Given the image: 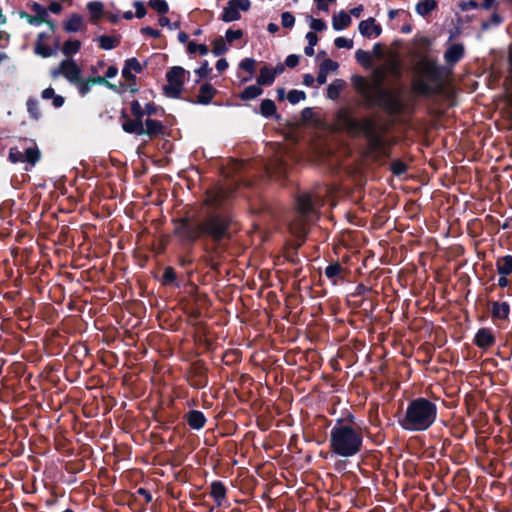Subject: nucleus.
<instances>
[{"mask_svg": "<svg viewBox=\"0 0 512 512\" xmlns=\"http://www.w3.org/2000/svg\"><path fill=\"white\" fill-rule=\"evenodd\" d=\"M148 5L160 15H165L169 11V6L165 0H149Z\"/></svg>", "mask_w": 512, "mask_h": 512, "instance_id": "nucleus-42", "label": "nucleus"}, {"mask_svg": "<svg viewBox=\"0 0 512 512\" xmlns=\"http://www.w3.org/2000/svg\"><path fill=\"white\" fill-rule=\"evenodd\" d=\"M295 24V17L292 15L291 12H283L281 14V25L284 28H292Z\"/></svg>", "mask_w": 512, "mask_h": 512, "instance_id": "nucleus-55", "label": "nucleus"}, {"mask_svg": "<svg viewBox=\"0 0 512 512\" xmlns=\"http://www.w3.org/2000/svg\"><path fill=\"white\" fill-rule=\"evenodd\" d=\"M133 6L135 8V16L138 18V19H141V18H144L147 14V10L144 6V3L142 1H134L133 3Z\"/></svg>", "mask_w": 512, "mask_h": 512, "instance_id": "nucleus-59", "label": "nucleus"}, {"mask_svg": "<svg viewBox=\"0 0 512 512\" xmlns=\"http://www.w3.org/2000/svg\"><path fill=\"white\" fill-rule=\"evenodd\" d=\"M237 9L240 11H248L251 6L250 0H231Z\"/></svg>", "mask_w": 512, "mask_h": 512, "instance_id": "nucleus-64", "label": "nucleus"}, {"mask_svg": "<svg viewBox=\"0 0 512 512\" xmlns=\"http://www.w3.org/2000/svg\"><path fill=\"white\" fill-rule=\"evenodd\" d=\"M8 159L11 163H24L23 162V151L19 150L18 147H11L9 149Z\"/></svg>", "mask_w": 512, "mask_h": 512, "instance_id": "nucleus-50", "label": "nucleus"}, {"mask_svg": "<svg viewBox=\"0 0 512 512\" xmlns=\"http://www.w3.org/2000/svg\"><path fill=\"white\" fill-rule=\"evenodd\" d=\"M438 2L436 0H420L415 7L417 14L420 16H428L433 10L437 8Z\"/></svg>", "mask_w": 512, "mask_h": 512, "instance_id": "nucleus-28", "label": "nucleus"}, {"mask_svg": "<svg viewBox=\"0 0 512 512\" xmlns=\"http://www.w3.org/2000/svg\"><path fill=\"white\" fill-rule=\"evenodd\" d=\"M145 115L148 117L155 116V115H163L164 109L158 107L154 102H149L144 107Z\"/></svg>", "mask_w": 512, "mask_h": 512, "instance_id": "nucleus-51", "label": "nucleus"}, {"mask_svg": "<svg viewBox=\"0 0 512 512\" xmlns=\"http://www.w3.org/2000/svg\"><path fill=\"white\" fill-rule=\"evenodd\" d=\"M83 25V18L81 15L74 13L64 23V30L69 33L78 32Z\"/></svg>", "mask_w": 512, "mask_h": 512, "instance_id": "nucleus-29", "label": "nucleus"}, {"mask_svg": "<svg viewBox=\"0 0 512 512\" xmlns=\"http://www.w3.org/2000/svg\"><path fill=\"white\" fill-rule=\"evenodd\" d=\"M335 118L339 127L352 137H368L379 132L380 129L374 119L370 117L357 119L353 110L348 107L340 108Z\"/></svg>", "mask_w": 512, "mask_h": 512, "instance_id": "nucleus-6", "label": "nucleus"}, {"mask_svg": "<svg viewBox=\"0 0 512 512\" xmlns=\"http://www.w3.org/2000/svg\"><path fill=\"white\" fill-rule=\"evenodd\" d=\"M474 345L484 351L493 347L496 343V337L490 328H480L474 336Z\"/></svg>", "mask_w": 512, "mask_h": 512, "instance_id": "nucleus-14", "label": "nucleus"}, {"mask_svg": "<svg viewBox=\"0 0 512 512\" xmlns=\"http://www.w3.org/2000/svg\"><path fill=\"white\" fill-rule=\"evenodd\" d=\"M26 106H27V112L29 113V116L38 121L40 118H41V111H40V108H39V102L37 99L35 98H28L27 102H26Z\"/></svg>", "mask_w": 512, "mask_h": 512, "instance_id": "nucleus-38", "label": "nucleus"}, {"mask_svg": "<svg viewBox=\"0 0 512 512\" xmlns=\"http://www.w3.org/2000/svg\"><path fill=\"white\" fill-rule=\"evenodd\" d=\"M502 22V18L498 13H493L490 17L489 22L482 23V29L486 30L490 27V25H499Z\"/></svg>", "mask_w": 512, "mask_h": 512, "instance_id": "nucleus-60", "label": "nucleus"}, {"mask_svg": "<svg viewBox=\"0 0 512 512\" xmlns=\"http://www.w3.org/2000/svg\"><path fill=\"white\" fill-rule=\"evenodd\" d=\"M242 37L243 31L241 29H228L225 33V40L230 44L233 43L235 40L241 39Z\"/></svg>", "mask_w": 512, "mask_h": 512, "instance_id": "nucleus-56", "label": "nucleus"}, {"mask_svg": "<svg viewBox=\"0 0 512 512\" xmlns=\"http://www.w3.org/2000/svg\"><path fill=\"white\" fill-rule=\"evenodd\" d=\"M87 9L90 13L91 19L93 21H97L103 14L104 5L100 1H91L87 3Z\"/></svg>", "mask_w": 512, "mask_h": 512, "instance_id": "nucleus-35", "label": "nucleus"}, {"mask_svg": "<svg viewBox=\"0 0 512 512\" xmlns=\"http://www.w3.org/2000/svg\"><path fill=\"white\" fill-rule=\"evenodd\" d=\"M187 51L189 54L198 52L200 55L205 56L209 53V48L205 44H197L196 42L190 41L187 45Z\"/></svg>", "mask_w": 512, "mask_h": 512, "instance_id": "nucleus-44", "label": "nucleus"}, {"mask_svg": "<svg viewBox=\"0 0 512 512\" xmlns=\"http://www.w3.org/2000/svg\"><path fill=\"white\" fill-rule=\"evenodd\" d=\"M99 47L103 50H111L120 44V36L102 35L98 37Z\"/></svg>", "mask_w": 512, "mask_h": 512, "instance_id": "nucleus-31", "label": "nucleus"}, {"mask_svg": "<svg viewBox=\"0 0 512 512\" xmlns=\"http://www.w3.org/2000/svg\"><path fill=\"white\" fill-rule=\"evenodd\" d=\"M296 210L301 216H310L315 212V200L312 192H303L296 197Z\"/></svg>", "mask_w": 512, "mask_h": 512, "instance_id": "nucleus-13", "label": "nucleus"}, {"mask_svg": "<svg viewBox=\"0 0 512 512\" xmlns=\"http://www.w3.org/2000/svg\"><path fill=\"white\" fill-rule=\"evenodd\" d=\"M496 270L499 275L512 274V255H504L496 259Z\"/></svg>", "mask_w": 512, "mask_h": 512, "instance_id": "nucleus-25", "label": "nucleus"}, {"mask_svg": "<svg viewBox=\"0 0 512 512\" xmlns=\"http://www.w3.org/2000/svg\"><path fill=\"white\" fill-rule=\"evenodd\" d=\"M185 75H190L189 71H186L181 66H174L166 72L167 85L164 86V93L167 97L174 99H182L183 85L185 81Z\"/></svg>", "mask_w": 512, "mask_h": 512, "instance_id": "nucleus-7", "label": "nucleus"}, {"mask_svg": "<svg viewBox=\"0 0 512 512\" xmlns=\"http://www.w3.org/2000/svg\"><path fill=\"white\" fill-rule=\"evenodd\" d=\"M459 8L461 11H469L471 9H477L479 8V4L476 1H461L459 3Z\"/></svg>", "mask_w": 512, "mask_h": 512, "instance_id": "nucleus-62", "label": "nucleus"}, {"mask_svg": "<svg viewBox=\"0 0 512 512\" xmlns=\"http://www.w3.org/2000/svg\"><path fill=\"white\" fill-rule=\"evenodd\" d=\"M465 55L462 43H454L444 52V60L448 67L453 68Z\"/></svg>", "mask_w": 512, "mask_h": 512, "instance_id": "nucleus-15", "label": "nucleus"}, {"mask_svg": "<svg viewBox=\"0 0 512 512\" xmlns=\"http://www.w3.org/2000/svg\"><path fill=\"white\" fill-rule=\"evenodd\" d=\"M81 48V42L79 40H67L62 46V53L65 56H71L77 53Z\"/></svg>", "mask_w": 512, "mask_h": 512, "instance_id": "nucleus-40", "label": "nucleus"}, {"mask_svg": "<svg viewBox=\"0 0 512 512\" xmlns=\"http://www.w3.org/2000/svg\"><path fill=\"white\" fill-rule=\"evenodd\" d=\"M365 138L367 140L368 149L370 150V152L377 154V152L383 150L385 140L380 132H377Z\"/></svg>", "mask_w": 512, "mask_h": 512, "instance_id": "nucleus-27", "label": "nucleus"}, {"mask_svg": "<svg viewBox=\"0 0 512 512\" xmlns=\"http://www.w3.org/2000/svg\"><path fill=\"white\" fill-rule=\"evenodd\" d=\"M345 81L342 79H335L327 87V98L336 100L339 98L341 91L345 88Z\"/></svg>", "mask_w": 512, "mask_h": 512, "instance_id": "nucleus-30", "label": "nucleus"}, {"mask_svg": "<svg viewBox=\"0 0 512 512\" xmlns=\"http://www.w3.org/2000/svg\"><path fill=\"white\" fill-rule=\"evenodd\" d=\"M187 380L195 389H202L208 385V368L203 361H197L191 365Z\"/></svg>", "mask_w": 512, "mask_h": 512, "instance_id": "nucleus-10", "label": "nucleus"}, {"mask_svg": "<svg viewBox=\"0 0 512 512\" xmlns=\"http://www.w3.org/2000/svg\"><path fill=\"white\" fill-rule=\"evenodd\" d=\"M334 44L337 48H346L351 49L353 47V40L347 39L345 37H337L334 40Z\"/></svg>", "mask_w": 512, "mask_h": 512, "instance_id": "nucleus-57", "label": "nucleus"}, {"mask_svg": "<svg viewBox=\"0 0 512 512\" xmlns=\"http://www.w3.org/2000/svg\"><path fill=\"white\" fill-rule=\"evenodd\" d=\"M256 60L253 59V58H244L240 61L239 63V69L241 70H244L246 71L247 73H249V77L248 78H245L243 79V82H246L250 79H252V76L255 72V69H256Z\"/></svg>", "mask_w": 512, "mask_h": 512, "instance_id": "nucleus-37", "label": "nucleus"}, {"mask_svg": "<svg viewBox=\"0 0 512 512\" xmlns=\"http://www.w3.org/2000/svg\"><path fill=\"white\" fill-rule=\"evenodd\" d=\"M124 66L130 69L131 71H135L136 73H141L143 71V66L135 57L125 60Z\"/></svg>", "mask_w": 512, "mask_h": 512, "instance_id": "nucleus-54", "label": "nucleus"}, {"mask_svg": "<svg viewBox=\"0 0 512 512\" xmlns=\"http://www.w3.org/2000/svg\"><path fill=\"white\" fill-rule=\"evenodd\" d=\"M212 52L215 56H221L228 51L225 40L222 37H218L213 41Z\"/></svg>", "mask_w": 512, "mask_h": 512, "instance_id": "nucleus-43", "label": "nucleus"}, {"mask_svg": "<svg viewBox=\"0 0 512 512\" xmlns=\"http://www.w3.org/2000/svg\"><path fill=\"white\" fill-rule=\"evenodd\" d=\"M35 52L43 58H48L53 55L54 50L50 46L45 45L40 41H37L35 46Z\"/></svg>", "mask_w": 512, "mask_h": 512, "instance_id": "nucleus-47", "label": "nucleus"}, {"mask_svg": "<svg viewBox=\"0 0 512 512\" xmlns=\"http://www.w3.org/2000/svg\"><path fill=\"white\" fill-rule=\"evenodd\" d=\"M325 276L332 282V284L336 285L340 280L345 279V275L347 273L346 268L342 266L338 261L330 263L325 268Z\"/></svg>", "mask_w": 512, "mask_h": 512, "instance_id": "nucleus-19", "label": "nucleus"}, {"mask_svg": "<svg viewBox=\"0 0 512 512\" xmlns=\"http://www.w3.org/2000/svg\"><path fill=\"white\" fill-rule=\"evenodd\" d=\"M41 154L37 146L28 147L23 151V162L34 166L40 160Z\"/></svg>", "mask_w": 512, "mask_h": 512, "instance_id": "nucleus-32", "label": "nucleus"}, {"mask_svg": "<svg viewBox=\"0 0 512 512\" xmlns=\"http://www.w3.org/2000/svg\"><path fill=\"white\" fill-rule=\"evenodd\" d=\"M241 18V14L237 9L236 5L231 0L228 1L227 6L223 9L220 19L223 22L229 23L237 21Z\"/></svg>", "mask_w": 512, "mask_h": 512, "instance_id": "nucleus-24", "label": "nucleus"}, {"mask_svg": "<svg viewBox=\"0 0 512 512\" xmlns=\"http://www.w3.org/2000/svg\"><path fill=\"white\" fill-rule=\"evenodd\" d=\"M287 99L291 104L295 105L301 100L306 99V93L302 90L294 89L288 92Z\"/></svg>", "mask_w": 512, "mask_h": 512, "instance_id": "nucleus-46", "label": "nucleus"}, {"mask_svg": "<svg viewBox=\"0 0 512 512\" xmlns=\"http://www.w3.org/2000/svg\"><path fill=\"white\" fill-rule=\"evenodd\" d=\"M356 61L364 68H369L372 65V56L368 51L358 49L355 52Z\"/></svg>", "mask_w": 512, "mask_h": 512, "instance_id": "nucleus-39", "label": "nucleus"}, {"mask_svg": "<svg viewBox=\"0 0 512 512\" xmlns=\"http://www.w3.org/2000/svg\"><path fill=\"white\" fill-rule=\"evenodd\" d=\"M437 418V406L424 397L408 402L405 413L398 418V424L406 431L420 432L429 429Z\"/></svg>", "mask_w": 512, "mask_h": 512, "instance_id": "nucleus-5", "label": "nucleus"}, {"mask_svg": "<svg viewBox=\"0 0 512 512\" xmlns=\"http://www.w3.org/2000/svg\"><path fill=\"white\" fill-rule=\"evenodd\" d=\"M419 75L412 82V90L421 97H431L440 94L445 86L450 69L438 63L437 59L423 55L416 64Z\"/></svg>", "mask_w": 512, "mask_h": 512, "instance_id": "nucleus-4", "label": "nucleus"}, {"mask_svg": "<svg viewBox=\"0 0 512 512\" xmlns=\"http://www.w3.org/2000/svg\"><path fill=\"white\" fill-rule=\"evenodd\" d=\"M300 61V56L296 54H290L285 59V65L289 68H295Z\"/></svg>", "mask_w": 512, "mask_h": 512, "instance_id": "nucleus-63", "label": "nucleus"}, {"mask_svg": "<svg viewBox=\"0 0 512 512\" xmlns=\"http://www.w3.org/2000/svg\"><path fill=\"white\" fill-rule=\"evenodd\" d=\"M352 22L351 16L344 10L335 14L332 18V27L336 31H341L347 28Z\"/></svg>", "mask_w": 512, "mask_h": 512, "instance_id": "nucleus-23", "label": "nucleus"}, {"mask_svg": "<svg viewBox=\"0 0 512 512\" xmlns=\"http://www.w3.org/2000/svg\"><path fill=\"white\" fill-rule=\"evenodd\" d=\"M160 282L165 287L173 286L176 288H180V283L177 278V273L172 266H166L164 268Z\"/></svg>", "mask_w": 512, "mask_h": 512, "instance_id": "nucleus-22", "label": "nucleus"}, {"mask_svg": "<svg viewBox=\"0 0 512 512\" xmlns=\"http://www.w3.org/2000/svg\"><path fill=\"white\" fill-rule=\"evenodd\" d=\"M378 74L373 81H368L360 75H354L351 79L354 89L364 100L365 108L377 107L392 117L402 115L406 110L405 101L399 92L384 88L382 84L384 74L382 72Z\"/></svg>", "mask_w": 512, "mask_h": 512, "instance_id": "nucleus-2", "label": "nucleus"}, {"mask_svg": "<svg viewBox=\"0 0 512 512\" xmlns=\"http://www.w3.org/2000/svg\"><path fill=\"white\" fill-rule=\"evenodd\" d=\"M184 421L192 430H201L207 423V418L200 410H189L183 415Z\"/></svg>", "mask_w": 512, "mask_h": 512, "instance_id": "nucleus-17", "label": "nucleus"}, {"mask_svg": "<svg viewBox=\"0 0 512 512\" xmlns=\"http://www.w3.org/2000/svg\"><path fill=\"white\" fill-rule=\"evenodd\" d=\"M218 93V90L209 82H204L199 87V94L196 98L188 96L182 99L192 104L208 105Z\"/></svg>", "mask_w": 512, "mask_h": 512, "instance_id": "nucleus-12", "label": "nucleus"}, {"mask_svg": "<svg viewBox=\"0 0 512 512\" xmlns=\"http://www.w3.org/2000/svg\"><path fill=\"white\" fill-rule=\"evenodd\" d=\"M89 82H91V85L98 84V85H104L105 87L109 88L110 90L116 91V85L112 84L108 80H106V77L104 76H90Z\"/></svg>", "mask_w": 512, "mask_h": 512, "instance_id": "nucleus-49", "label": "nucleus"}, {"mask_svg": "<svg viewBox=\"0 0 512 512\" xmlns=\"http://www.w3.org/2000/svg\"><path fill=\"white\" fill-rule=\"evenodd\" d=\"M260 114L265 118H270L274 115H276L277 108L273 100L271 99H264L261 101L260 104Z\"/></svg>", "mask_w": 512, "mask_h": 512, "instance_id": "nucleus-34", "label": "nucleus"}, {"mask_svg": "<svg viewBox=\"0 0 512 512\" xmlns=\"http://www.w3.org/2000/svg\"><path fill=\"white\" fill-rule=\"evenodd\" d=\"M31 10L36 13V15H30L26 12H21L20 17L22 19H26L30 25H39L46 21L48 18L47 10L39 3L34 2L31 5Z\"/></svg>", "mask_w": 512, "mask_h": 512, "instance_id": "nucleus-16", "label": "nucleus"}, {"mask_svg": "<svg viewBox=\"0 0 512 512\" xmlns=\"http://www.w3.org/2000/svg\"><path fill=\"white\" fill-rule=\"evenodd\" d=\"M359 32L367 38H370L373 34L375 37H378L381 32L382 28L379 24L376 23V20L372 17L368 18L367 20H363L359 23Z\"/></svg>", "mask_w": 512, "mask_h": 512, "instance_id": "nucleus-20", "label": "nucleus"}, {"mask_svg": "<svg viewBox=\"0 0 512 512\" xmlns=\"http://www.w3.org/2000/svg\"><path fill=\"white\" fill-rule=\"evenodd\" d=\"M319 68L322 71L327 72L328 74L329 72L336 71L339 68V64L336 61H333L332 59H325L321 62Z\"/></svg>", "mask_w": 512, "mask_h": 512, "instance_id": "nucleus-52", "label": "nucleus"}, {"mask_svg": "<svg viewBox=\"0 0 512 512\" xmlns=\"http://www.w3.org/2000/svg\"><path fill=\"white\" fill-rule=\"evenodd\" d=\"M194 72L198 76V79L196 80V83H198L200 80L206 79L209 76L212 72V68L209 66L208 61L205 60L199 68L195 69Z\"/></svg>", "mask_w": 512, "mask_h": 512, "instance_id": "nucleus-45", "label": "nucleus"}, {"mask_svg": "<svg viewBox=\"0 0 512 512\" xmlns=\"http://www.w3.org/2000/svg\"><path fill=\"white\" fill-rule=\"evenodd\" d=\"M60 75L64 76L67 81L73 84L80 81L81 69L73 59H64L57 68L51 70V76L53 78H57Z\"/></svg>", "mask_w": 512, "mask_h": 512, "instance_id": "nucleus-9", "label": "nucleus"}, {"mask_svg": "<svg viewBox=\"0 0 512 512\" xmlns=\"http://www.w3.org/2000/svg\"><path fill=\"white\" fill-rule=\"evenodd\" d=\"M135 135H147L150 139L163 136L165 134V126L159 120L147 118L137 127L136 131H132Z\"/></svg>", "mask_w": 512, "mask_h": 512, "instance_id": "nucleus-11", "label": "nucleus"}, {"mask_svg": "<svg viewBox=\"0 0 512 512\" xmlns=\"http://www.w3.org/2000/svg\"><path fill=\"white\" fill-rule=\"evenodd\" d=\"M307 19L310 21V28L315 32H322L326 30L327 25L324 20L316 19L311 15L307 16Z\"/></svg>", "mask_w": 512, "mask_h": 512, "instance_id": "nucleus-48", "label": "nucleus"}, {"mask_svg": "<svg viewBox=\"0 0 512 512\" xmlns=\"http://www.w3.org/2000/svg\"><path fill=\"white\" fill-rule=\"evenodd\" d=\"M363 430L355 416L348 413L337 418L330 430L329 451L331 455L350 458L359 454L363 447Z\"/></svg>", "mask_w": 512, "mask_h": 512, "instance_id": "nucleus-3", "label": "nucleus"}, {"mask_svg": "<svg viewBox=\"0 0 512 512\" xmlns=\"http://www.w3.org/2000/svg\"><path fill=\"white\" fill-rule=\"evenodd\" d=\"M74 84L77 85L78 91L82 96H85L91 90V82H89V78L85 80L82 77H80V81H77Z\"/></svg>", "mask_w": 512, "mask_h": 512, "instance_id": "nucleus-53", "label": "nucleus"}, {"mask_svg": "<svg viewBox=\"0 0 512 512\" xmlns=\"http://www.w3.org/2000/svg\"><path fill=\"white\" fill-rule=\"evenodd\" d=\"M231 215L224 210L212 209L197 220L187 217L176 221L174 234L183 242L194 243L198 240H209L211 246L205 245L209 254L217 253L218 247L224 240L231 239Z\"/></svg>", "mask_w": 512, "mask_h": 512, "instance_id": "nucleus-1", "label": "nucleus"}, {"mask_svg": "<svg viewBox=\"0 0 512 512\" xmlns=\"http://www.w3.org/2000/svg\"><path fill=\"white\" fill-rule=\"evenodd\" d=\"M508 276L509 275H499L497 286L500 288L508 287L507 295L512 296V287L510 286V280L508 279Z\"/></svg>", "mask_w": 512, "mask_h": 512, "instance_id": "nucleus-58", "label": "nucleus"}, {"mask_svg": "<svg viewBox=\"0 0 512 512\" xmlns=\"http://www.w3.org/2000/svg\"><path fill=\"white\" fill-rule=\"evenodd\" d=\"M489 304L491 318L494 322L508 320L510 305L507 301H490Z\"/></svg>", "mask_w": 512, "mask_h": 512, "instance_id": "nucleus-18", "label": "nucleus"}, {"mask_svg": "<svg viewBox=\"0 0 512 512\" xmlns=\"http://www.w3.org/2000/svg\"><path fill=\"white\" fill-rule=\"evenodd\" d=\"M130 110L134 117L133 119L128 116L125 109L121 111L120 115L122 129L128 134H132V131H136L137 127L140 128V124L143 122V117L145 116L144 108H142L138 100H133L130 103Z\"/></svg>", "mask_w": 512, "mask_h": 512, "instance_id": "nucleus-8", "label": "nucleus"}, {"mask_svg": "<svg viewBox=\"0 0 512 512\" xmlns=\"http://www.w3.org/2000/svg\"><path fill=\"white\" fill-rule=\"evenodd\" d=\"M210 496L213 498L217 507L223 505L227 497V488L222 481H213L210 485Z\"/></svg>", "mask_w": 512, "mask_h": 512, "instance_id": "nucleus-21", "label": "nucleus"}, {"mask_svg": "<svg viewBox=\"0 0 512 512\" xmlns=\"http://www.w3.org/2000/svg\"><path fill=\"white\" fill-rule=\"evenodd\" d=\"M275 81V76L272 72V68H269L267 65H264L260 68L259 76L256 79V82L259 86H271Z\"/></svg>", "mask_w": 512, "mask_h": 512, "instance_id": "nucleus-26", "label": "nucleus"}, {"mask_svg": "<svg viewBox=\"0 0 512 512\" xmlns=\"http://www.w3.org/2000/svg\"><path fill=\"white\" fill-rule=\"evenodd\" d=\"M263 89L257 85H250L246 87L240 94L239 98L244 101L252 100L262 95Z\"/></svg>", "mask_w": 512, "mask_h": 512, "instance_id": "nucleus-33", "label": "nucleus"}, {"mask_svg": "<svg viewBox=\"0 0 512 512\" xmlns=\"http://www.w3.org/2000/svg\"><path fill=\"white\" fill-rule=\"evenodd\" d=\"M389 169L393 175L399 177L408 171V165L401 159H394Z\"/></svg>", "mask_w": 512, "mask_h": 512, "instance_id": "nucleus-41", "label": "nucleus"}, {"mask_svg": "<svg viewBox=\"0 0 512 512\" xmlns=\"http://www.w3.org/2000/svg\"><path fill=\"white\" fill-rule=\"evenodd\" d=\"M140 32L143 35H147V36H150L152 38H159L161 36V31L160 30L154 29V28H152L150 26L142 27Z\"/></svg>", "mask_w": 512, "mask_h": 512, "instance_id": "nucleus-61", "label": "nucleus"}, {"mask_svg": "<svg viewBox=\"0 0 512 512\" xmlns=\"http://www.w3.org/2000/svg\"><path fill=\"white\" fill-rule=\"evenodd\" d=\"M222 361L227 366H232L241 361V352L238 349H230L224 352Z\"/></svg>", "mask_w": 512, "mask_h": 512, "instance_id": "nucleus-36", "label": "nucleus"}]
</instances>
